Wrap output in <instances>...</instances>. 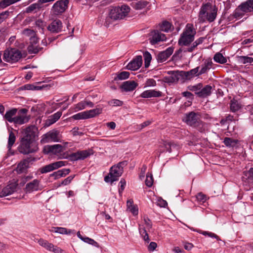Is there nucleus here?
Segmentation results:
<instances>
[{
    "label": "nucleus",
    "instance_id": "1",
    "mask_svg": "<svg viewBox=\"0 0 253 253\" xmlns=\"http://www.w3.org/2000/svg\"><path fill=\"white\" fill-rule=\"evenodd\" d=\"M217 8L210 2L203 4L199 14L200 22L203 23L206 20L209 22H213L217 15Z\"/></svg>",
    "mask_w": 253,
    "mask_h": 253
},
{
    "label": "nucleus",
    "instance_id": "2",
    "mask_svg": "<svg viewBox=\"0 0 253 253\" xmlns=\"http://www.w3.org/2000/svg\"><path fill=\"white\" fill-rule=\"evenodd\" d=\"M129 11V7L126 5H123L121 7L112 8L111 9L109 16L107 17L106 23L104 24L106 26H108L111 22L110 21V19L114 21L123 19L128 14Z\"/></svg>",
    "mask_w": 253,
    "mask_h": 253
},
{
    "label": "nucleus",
    "instance_id": "3",
    "mask_svg": "<svg viewBox=\"0 0 253 253\" xmlns=\"http://www.w3.org/2000/svg\"><path fill=\"white\" fill-rule=\"evenodd\" d=\"M196 31L191 24H187L180 35L178 43L180 45L187 46L190 44L194 40Z\"/></svg>",
    "mask_w": 253,
    "mask_h": 253
},
{
    "label": "nucleus",
    "instance_id": "4",
    "mask_svg": "<svg viewBox=\"0 0 253 253\" xmlns=\"http://www.w3.org/2000/svg\"><path fill=\"white\" fill-rule=\"evenodd\" d=\"M125 162H121L119 163L117 165L112 166L110 169L109 173L108 175L106 176L104 178V180L106 182H110L113 183L114 181L118 180L123 173V166L125 165Z\"/></svg>",
    "mask_w": 253,
    "mask_h": 253
},
{
    "label": "nucleus",
    "instance_id": "5",
    "mask_svg": "<svg viewBox=\"0 0 253 253\" xmlns=\"http://www.w3.org/2000/svg\"><path fill=\"white\" fill-rule=\"evenodd\" d=\"M102 111V108H96L95 109L77 113L72 116L71 118L75 120L92 118L100 114Z\"/></svg>",
    "mask_w": 253,
    "mask_h": 253
},
{
    "label": "nucleus",
    "instance_id": "6",
    "mask_svg": "<svg viewBox=\"0 0 253 253\" xmlns=\"http://www.w3.org/2000/svg\"><path fill=\"white\" fill-rule=\"evenodd\" d=\"M22 57V54L16 48L7 49L4 51L3 60L8 62H17Z\"/></svg>",
    "mask_w": 253,
    "mask_h": 253
},
{
    "label": "nucleus",
    "instance_id": "7",
    "mask_svg": "<svg viewBox=\"0 0 253 253\" xmlns=\"http://www.w3.org/2000/svg\"><path fill=\"white\" fill-rule=\"evenodd\" d=\"M180 146L174 142L162 140L159 142V146L158 151L161 154L165 152L171 153L173 150L178 151L180 149Z\"/></svg>",
    "mask_w": 253,
    "mask_h": 253
},
{
    "label": "nucleus",
    "instance_id": "8",
    "mask_svg": "<svg viewBox=\"0 0 253 253\" xmlns=\"http://www.w3.org/2000/svg\"><path fill=\"white\" fill-rule=\"evenodd\" d=\"M60 139L59 132L55 129H53L42 136L41 142L44 144L51 142H59Z\"/></svg>",
    "mask_w": 253,
    "mask_h": 253
},
{
    "label": "nucleus",
    "instance_id": "9",
    "mask_svg": "<svg viewBox=\"0 0 253 253\" xmlns=\"http://www.w3.org/2000/svg\"><path fill=\"white\" fill-rule=\"evenodd\" d=\"M68 0H60L53 4L51 11L54 15H59L63 13L68 7Z\"/></svg>",
    "mask_w": 253,
    "mask_h": 253
},
{
    "label": "nucleus",
    "instance_id": "10",
    "mask_svg": "<svg viewBox=\"0 0 253 253\" xmlns=\"http://www.w3.org/2000/svg\"><path fill=\"white\" fill-rule=\"evenodd\" d=\"M184 120L187 125L195 127H198L202 124L199 121L198 114L193 112L186 114Z\"/></svg>",
    "mask_w": 253,
    "mask_h": 253
},
{
    "label": "nucleus",
    "instance_id": "11",
    "mask_svg": "<svg viewBox=\"0 0 253 253\" xmlns=\"http://www.w3.org/2000/svg\"><path fill=\"white\" fill-rule=\"evenodd\" d=\"M91 154H92V151L91 150L78 151L76 153L69 155L68 158L70 161H75L79 160H84Z\"/></svg>",
    "mask_w": 253,
    "mask_h": 253
},
{
    "label": "nucleus",
    "instance_id": "12",
    "mask_svg": "<svg viewBox=\"0 0 253 253\" xmlns=\"http://www.w3.org/2000/svg\"><path fill=\"white\" fill-rule=\"evenodd\" d=\"M18 184L17 181L13 180L2 189H0V198L7 196L13 193L16 190Z\"/></svg>",
    "mask_w": 253,
    "mask_h": 253
},
{
    "label": "nucleus",
    "instance_id": "13",
    "mask_svg": "<svg viewBox=\"0 0 253 253\" xmlns=\"http://www.w3.org/2000/svg\"><path fill=\"white\" fill-rule=\"evenodd\" d=\"M66 164L67 162L65 161H58L46 165L40 168L39 170L41 173H47L64 166Z\"/></svg>",
    "mask_w": 253,
    "mask_h": 253
},
{
    "label": "nucleus",
    "instance_id": "14",
    "mask_svg": "<svg viewBox=\"0 0 253 253\" xmlns=\"http://www.w3.org/2000/svg\"><path fill=\"white\" fill-rule=\"evenodd\" d=\"M38 128L35 126H31L26 128L23 131V137L22 138L33 141L37 136Z\"/></svg>",
    "mask_w": 253,
    "mask_h": 253
},
{
    "label": "nucleus",
    "instance_id": "15",
    "mask_svg": "<svg viewBox=\"0 0 253 253\" xmlns=\"http://www.w3.org/2000/svg\"><path fill=\"white\" fill-rule=\"evenodd\" d=\"M38 243L42 247L47 250L54 252V253H64V250L59 247L54 246L52 244L49 243L47 241L40 239L38 240Z\"/></svg>",
    "mask_w": 253,
    "mask_h": 253
},
{
    "label": "nucleus",
    "instance_id": "16",
    "mask_svg": "<svg viewBox=\"0 0 253 253\" xmlns=\"http://www.w3.org/2000/svg\"><path fill=\"white\" fill-rule=\"evenodd\" d=\"M32 142L33 141L22 138L20 145L18 147L19 151L24 154L33 153L34 150L31 147Z\"/></svg>",
    "mask_w": 253,
    "mask_h": 253
},
{
    "label": "nucleus",
    "instance_id": "17",
    "mask_svg": "<svg viewBox=\"0 0 253 253\" xmlns=\"http://www.w3.org/2000/svg\"><path fill=\"white\" fill-rule=\"evenodd\" d=\"M28 110L26 109H22L18 112V115L15 117L14 123L19 125H22L27 123L30 117L27 115Z\"/></svg>",
    "mask_w": 253,
    "mask_h": 253
},
{
    "label": "nucleus",
    "instance_id": "18",
    "mask_svg": "<svg viewBox=\"0 0 253 253\" xmlns=\"http://www.w3.org/2000/svg\"><path fill=\"white\" fill-rule=\"evenodd\" d=\"M142 64V57L141 55L136 56L127 65L128 70L135 71L140 68Z\"/></svg>",
    "mask_w": 253,
    "mask_h": 253
},
{
    "label": "nucleus",
    "instance_id": "19",
    "mask_svg": "<svg viewBox=\"0 0 253 253\" xmlns=\"http://www.w3.org/2000/svg\"><path fill=\"white\" fill-rule=\"evenodd\" d=\"M151 38L150 39V42L152 44H156V43L164 41L166 40V37L165 34L161 33L158 31H154L151 33Z\"/></svg>",
    "mask_w": 253,
    "mask_h": 253
},
{
    "label": "nucleus",
    "instance_id": "20",
    "mask_svg": "<svg viewBox=\"0 0 253 253\" xmlns=\"http://www.w3.org/2000/svg\"><path fill=\"white\" fill-rule=\"evenodd\" d=\"M62 23L60 20L53 21L47 27V30L52 33H58L61 31Z\"/></svg>",
    "mask_w": 253,
    "mask_h": 253
},
{
    "label": "nucleus",
    "instance_id": "21",
    "mask_svg": "<svg viewBox=\"0 0 253 253\" xmlns=\"http://www.w3.org/2000/svg\"><path fill=\"white\" fill-rule=\"evenodd\" d=\"M173 49L171 47L168 48L166 50L159 53L157 56V59L159 62L165 61L173 53Z\"/></svg>",
    "mask_w": 253,
    "mask_h": 253
},
{
    "label": "nucleus",
    "instance_id": "22",
    "mask_svg": "<svg viewBox=\"0 0 253 253\" xmlns=\"http://www.w3.org/2000/svg\"><path fill=\"white\" fill-rule=\"evenodd\" d=\"M40 189V181L37 179L28 183L25 187V191L27 193H31L38 191Z\"/></svg>",
    "mask_w": 253,
    "mask_h": 253
},
{
    "label": "nucleus",
    "instance_id": "23",
    "mask_svg": "<svg viewBox=\"0 0 253 253\" xmlns=\"http://www.w3.org/2000/svg\"><path fill=\"white\" fill-rule=\"evenodd\" d=\"M162 95V92L154 89L147 90L143 91L140 94L142 98L158 97Z\"/></svg>",
    "mask_w": 253,
    "mask_h": 253
},
{
    "label": "nucleus",
    "instance_id": "24",
    "mask_svg": "<svg viewBox=\"0 0 253 253\" xmlns=\"http://www.w3.org/2000/svg\"><path fill=\"white\" fill-rule=\"evenodd\" d=\"M239 8L245 13L253 12V0H248L239 5Z\"/></svg>",
    "mask_w": 253,
    "mask_h": 253
},
{
    "label": "nucleus",
    "instance_id": "25",
    "mask_svg": "<svg viewBox=\"0 0 253 253\" xmlns=\"http://www.w3.org/2000/svg\"><path fill=\"white\" fill-rule=\"evenodd\" d=\"M137 84L133 81H127L124 82L121 85L122 89L125 91H131L135 89Z\"/></svg>",
    "mask_w": 253,
    "mask_h": 253
},
{
    "label": "nucleus",
    "instance_id": "26",
    "mask_svg": "<svg viewBox=\"0 0 253 253\" xmlns=\"http://www.w3.org/2000/svg\"><path fill=\"white\" fill-rule=\"evenodd\" d=\"M213 62L211 59H206L204 63L201 65V69L199 71V74L202 75L207 73L209 70L212 68Z\"/></svg>",
    "mask_w": 253,
    "mask_h": 253
},
{
    "label": "nucleus",
    "instance_id": "27",
    "mask_svg": "<svg viewBox=\"0 0 253 253\" xmlns=\"http://www.w3.org/2000/svg\"><path fill=\"white\" fill-rule=\"evenodd\" d=\"M29 166V161L28 160H24L20 162L16 168V171L18 173H23L26 171Z\"/></svg>",
    "mask_w": 253,
    "mask_h": 253
},
{
    "label": "nucleus",
    "instance_id": "28",
    "mask_svg": "<svg viewBox=\"0 0 253 253\" xmlns=\"http://www.w3.org/2000/svg\"><path fill=\"white\" fill-rule=\"evenodd\" d=\"M127 209L133 215H137L138 213V209L136 205L133 204L132 199L128 200L126 203Z\"/></svg>",
    "mask_w": 253,
    "mask_h": 253
},
{
    "label": "nucleus",
    "instance_id": "29",
    "mask_svg": "<svg viewBox=\"0 0 253 253\" xmlns=\"http://www.w3.org/2000/svg\"><path fill=\"white\" fill-rule=\"evenodd\" d=\"M212 87L210 85H207L204 87L201 88L200 92L198 93V96L205 98L211 94Z\"/></svg>",
    "mask_w": 253,
    "mask_h": 253
},
{
    "label": "nucleus",
    "instance_id": "30",
    "mask_svg": "<svg viewBox=\"0 0 253 253\" xmlns=\"http://www.w3.org/2000/svg\"><path fill=\"white\" fill-rule=\"evenodd\" d=\"M50 231L52 232L59 233L61 234H71L74 231L68 229L64 227H53L51 228Z\"/></svg>",
    "mask_w": 253,
    "mask_h": 253
},
{
    "label": "nucleus",
    "instance_id": "31",
    "mask_svg": "<svg viewBox=\"0 0 253 253\" xmlns=\"http://www.w3.org/2000/svg\"><path fill=\"white\" fill-rule=\"evenodd\" d=\"M148 4V2L147 1L141 0L138 1L132 2L131 5L133 8L136 10H141L145 8Z\"/></svg>",
    "mask_w": 253,
    "mask_h": 253
},
{
    "label": "nucleus",
    "instance_id": "32",
    "mask_svg": "<svg viewBox=\"0 0 253 253\" xmlns=\"http://www.w3.org/2000/svg\"><path fill=\"white\" fill-rule=\"evenodd\" d=\"M47 152H51L54 154L60 153L62 151V146L60 144L47 146L46 148Z\"/></svg>",
    "mask_w": 253,
    "mask_h": 253
},
{
    "label": "nucleus",
    "instance_id": "33",
    "mask_svg": "<svg viewBox=\"0 0 253 253\" xmlns=\"http://www.w3.org/2000/svg\"><path fill=\"white\" fill-rule=\"evenodd\" d=\"M17 109H12L7 111L4 115V118L10 123H14L15 120V114L17 112Z\"/></svg>",
    "mask_w": 253,
    "mask_h": 253
},
{
    "label": "nucleus",
    "instance_id": "34",
    "mask_svg": "<svg viewBox=\"0 0 253 253\" xmlns=\"http://www.w3.org/2000/svg\"><path fill=\"white\" fill-rule=\"evenodd\" d=\"M199 67L194 68L189 71L185 72L184 75L187 79H190L194 77L201 75L199 72Z\"/></svg>",
    "mask_w": 253,
    "mask_h": 253
},
{
    "label": "nucleus",
    "instance_id": "35",
    "mask_svg": "<svg viewBox=\"0 0 253 253\" xmlns=\"http://www.w3.org/2000/svg\"><path fill=\"white\" fill-rule=\"evenodd\" d=\"M171 24L167 21H164L159 25L160 30L165 32H169L171 30Z\"/></svg>",
    "mask_w": 253,
    "mask_h": 253
},
{
    "label": "nucleus",
    "instance_id": "36",
    "mask_svg": "<svg viewBox=\"0 0 253 253\" xmlns=\"http://www.w3.org/2000/svg\"><path fill=\"white\" fill-rule=\"evenodd\" d=\"M139 231L141 235V236L143 237V240L148 243L149 241V236L148 234V232L146 229H145V227H144L143 225H139Z\"/></svg>",
    "mask_w": 253,
    "mask_h": 253
},
{
    "label": "nucleus",
    "instance_id": "37",
    "mask_svg": "<svg viewBox=\"0 0 253 253\" xmlns=\"http://www.w3.org/2000/svg\"><path fill=\"white\" fill-rule=\"evenodd\" d=\"M213 60L217 63L220 64H224L227 62V59L223 55L219 53H216L213 57Z\"/></svg>",
    "mask_w": 253,
    "mask_h": 253
},
{
    "label": "nucleus",
    "instance_id": "38",
    "mask_svg": "<svg viewBox=\"0 0 253 253\" xmlns=\"http://www.w3.org/2000/svg\"><path fill=\"white\" fill-rule=\"evenodd\" d=\"M85 108L84 101H81L76 104L74 107L70 108L69 111L71 112H77Z\"/></svg>",
    "mask_w": 253,
    "mask_h": 253
},
{
    "label": "nucleus",
    "instance_id": "39",
    "mask_svg": "<svg viewBox=\"0 0 253 253\" xmlns=\"http://www.w3.org/2000/svg\"><path fill=\"white\" fill-rule=\"evenodd\" d=\"M202 84L199 83L195 85H189L187 88L189 90L195 92V94L198 96V93L200 92L201 88H202Z\"/></svg>",
    "mask_w": 253,
    "mask_h": 253
},
{
    "label": "nucleus",
    "instance_id": "40",
    "mask_svg": "<svg viewBox=\"0 0 253 253\" xmlns=\"http://www.w3.org/2000/svg\"><path fill=\"white\" fill-rule=\"evenodd\" d=\"M238 61L241 64L251 63L253 62V58L247 56H240L238 57Z\"/></svg>",
    "mask_w": 253,
    "mask_h": 253
},
{
    "label": "nucleus",
    "instance_id": "41",
    "mask_svg": "<svg viewBox=\"0 0 253 253\" xmlns=\"http://www.w3.org/2000/svg\"><path fill=\"white\" fill-rule=\"evenodd\" d=\"M41 8V3L37 2L34 3L29 6H28L26 9V11L27 13H31L37 9L39 10Z\"/></svg>",
    "mask_w": 253,
    "mask_h": 253
},
{
    "label": "nucleus",
    "instance_id": "42",
    "mask_svg": "<svg viewBox=\"0 0 253 253\" xmlns=\"http://www.w3.org/2000/svg\"><path fill=\"white\" fill-rule=\"evenodd\" d=\"M223 142L227 147H233L237 144V141L236 140L230 137H225L224 139Z\"/></svg>",
    "mask_w": 253,
    "mask_h": 253
},
{
    "label": "nucleus",
    "instance_id": "43",
    "mask_svg": "<svg viewBox=\"0 0 253 253\" xmlns=\"http://www.w3.org/2000/svg\"><path fill=\"white\" fill-rule=\"evenodd\" d=\"M186 52V50H184L183 48H180L174 53L173 55V57L176 60L180 59L185 55Z\"/></svg>",
    "mask_w": 253,
    "mask_h": 253
},
{
    "label": "nucleus",
    "instance_id": "44",
    "mask_svg": "<svg viewBox=\"0 0 253 253\" xmlns=\"http://www.w3.org/2000/svg\"><path fill=\"white\" fill-rule=\"evenodd\" d=\"M130 73L128 72L123 71L117 75V76L115 78V80H123L127 79L129 78Z\"/></svg>",
    "mask_w": 253,
    "mask_h": 253
},
{
    "label": "nucleus",
    "instance_id": "45",
    "mask_svg": "<svg viewBox=\"0 0 253 253\" xmlns=\"http://www.w3.org/2000/svg\"><path fill=\"white\" fill-rule=\"evenodd\" d=\"M143 56L144 58L145 67L146 68H147L149 67L150 63L152 59L151 55L149 52L145 51L143 53Z\"/></svg>",
    "mask_w": 253,
    "mask_h": 253
},
{
    "label": "nucleus",
    "instance_id": "46",
    "mask_svg": "<svg viewBox=\"0 0 253 253\" xmlns=\"http://www.w3.org/2000/svg\"><path fill=\"white\" fill-rule=\"evenodd\" d=\"M16 140V137L14 133L10 131L9 134L8 141V148L10 149Z\"/></svg>",
    "mask_w": 253,
    "mask_h": 253
},
{
    "label": "nucleus",
    "instance_id": "47",
    "mask_svg": "<svg viewBox=\"0 0 253 253\" xmlns=\"http://www.w3.org/2000/svg\"><path fill=\"white\" fill-rule=\"evenodd\" d=\"M143 220L144 224H143V225L145 227V229L147 231H150V230L152 227L151 220L147 217H144ZM141 225H142V224Z\"/></svg>",
    "mask_w": 253,
    "mask_h": 253
},
{
    "label": "nucleus",
    "instance_id": "48",
    "mask_svg": "<svg viewBox=\"0 0 253 253\" xmlns=\"http://www.w3.org/2000/svg\"><path fill=\"white\" fill-rule=\"evenodd\" d=\"M153 183V178L152 174L147 173L145 180V184L148 187H151Z\"/></svg>",
    "mask_w": 253,
    "mask_h": 253
},
{
    "label": "nucleus",
    "instance_id": "49",
    "mask_svg": "<svg viewBox=\"0 0 253 253\" xmlns=\"http://www.w3.org/2000/svg\"><path fill=\"white\" fill-rule=\"evenodd\" d=\"M199 233L203 235H205V236L208 235L210 237L214 238L218 241L220 240V238L217 235H216L214 233H213L212 232L200 231H199Z\"/></svg>",
    "mask_w": 253,
    "mask_h": 253
},
{
    "label": "nucleus",
    "instance_id": "50",
    "mask_svg": "<svg viewBox=\"0 0 253 253\" xmlns=\"http://www.w3.org/2000/svg\"><path fill=\"white\" fill-rule=\"evenodd\" d=\"M240 108V106L237 101L235 100H232L230 103V109L232 112H236Z\"/></svg>",
    "mask_w": 253,
    "mask_h": 253
},
{
    "label": "nucleus",
    "instance_id": "51",
    "mask_svg": "<svg viewBox=\"0 0 253 253\" xmlns=\"http://www.w3.org/2000/svg\"><path fill=\"white\" fill-rule=\"evenodd\" d=\"M196 198L199 202L205 203L208 199L207 196L202 193H199L197 196Z\"/></svg>",
    "mask_w": 253,
    "mask_h": 253
},
{
    "label": "nucleus",
    "instance_id": "52",
    "mask_svg": "<svg viewBox=\"0 0 253 253\" xmlns=\"http://www.w3.org/2000/svg\"><path fill=\"white\" fill-rule=\"evenodd\" d=\"M108 103L110 105H112L113 106H121L123 105V102L120 100L114 99L109 101Z\"/></svg>",
    "mask_w": 253,
    "mask_h": 253
},
{
    "label": "nucleus",
    "instance_id": "53",
    "mask_svg": "<svg viewBox=\"0 0 253 253\" xmlns=\"http://www.w3.org/2000/svg\"><path fill=\"white\" fill-rule=\"evenodd\" d=\"M83 241L89 244L92 245L95 247H98V244L96 241L88 237H85Z\"/></svg>",
    "mask_w": 253,
    "mask_h": 253
},
{
    "label": "nucleus",
    "instance_id": "54",
    "mask_svg": "<svg viewBox=\"0 0 253 253\" xmlns=\"http://www.w3.org/2000/svg\"><path fill=\"white\" fill-rule=\"evenodd\" d=\"M244 12H243L241 9L239 8V6L235 10L234 12V16L236 18H240L243 17L244 15Z\"/></svg>",
    "mask_w": 253,
    "mask_h": 253
},
{
    "label": "nucleus",
    "instance_id": "55",
    "mask_svg": "<svg viewBox=\"0 0 253 253\" xmlns=\"http://www.w3.org/2000/svg\"><path fill=\"white\" fill-rule=\"evenodd\" d=\"M62 115V112L58 111L53 115L50 116L49 117L51 119L54 121V122L55 123L61 117Z\"/></svg>",
    "mask_w": 253,
    "mask_h": 253
},
{
    "label": "nucleus",
    "instance_id": "56",
    "mask_svg": "<svg viewBox=\"0 0 253 253\" xmlns=\"http://www.w3.org/2000/svg\"><path fill=\"white\" fill-rule=\"evenodd\" d=\"M22 33L23 35L27 36H30L32 37L33 36L35 35V33L33 30L26 29L23 31Z\"/></svg>",
    "mask_w": 253,
    "mask_h": 253
},
{
    "label": "nucleus",
    "instance_id": "57",
    "mask_svg": "<svg viewBox=\"0 0 253 253\" xmlns=\"http://www.w3.org/2000/svg\"><path fill=\"white\" fill-rule=\"evenodd\" d=\"M9 14V12L8 11H5L0 13V24L8 17Z\"/></svg>",
    "mask_w": 253,
    "mask_h": 253
},
{
    "label": "nucleus",
    "instance_id": "58",
    "mask_svg": "<svg viewBox=\"0 0 253 253\" xmlns=\"http://www.w3.org/2000/svg\"><path fill=\"white\" fill-rule=\"evenodd\" d=\"M51 175L54 176L55 179H58L61 177H63V174L62 173V171L59 170L56 172H53Z\"/></svg>",
    "mask_w": 253,
    "mask_h": 253
},
{
    "label": "nucleus",
    "instance_id": "59",
    "mask_svg": "<svg viewBox=\"0 0 253 253\" xmlns=\"http://www.w3.org/2000/svg\"><path fill=\"white\" fill-rule=\"evenodd\" d=\"M158 205L161 207L165 208L168 206V203L166 201L161 198L158 200Z\"/></svg>",
    "mask_w": 253,
    "mask_h": 253
},
{
    "label": "nucleus",
    "instance_id": "60",
    "mask_svg": "<svg viewBox=\"0 0 253 253\" xmlns=\"http://www.w3.org/2000/svg\"><path fill=\"white\" fill-rule=\"evenodd\" d=\"M73 178L74 176H68L62 182L61 184L63 185H67L69 184L73 180Z\"/></svg>",
    "mask_w": 253,
    "mask_h": 253
},
{
    "label": "nucleus",
    "instance_id": "61",
    "mask_svg": "<svg viewBox=\"0 0 253 253\" xmlns=\"http://www.w3.org/2000/svg\"><path fill=\"white\" fill-rule=\"evenodd\" d=\"M156 84V81L153 79H149L147 80L146 82V85L147 86H155Z\"/></svg>",
    "mask_w": 253,
    "mask_h": 253
},
{
    "label": "nucleus",
    "instance_id": "62",
    "mask_svg": "<svg viewBox=\"0 0 253 253\" xmlns=\"http://www.w3.org/2000/svg\"><path fill=\"white\" fill-rule=\"evenodd\" d=\"M157 247V245L155 242H152L150 243L148 247V249L150 252L154 251Z\"/></svg>",
    "mask_w": 253,
    "mask_h": 253
},
{
    "label": "nucleus",
    "instance_id": "63",
    "mask_svg": "<svg viewBox=\"0 0 253 253\" xmlns=\"http://www.w3.org/2000/svg\"><path fill=\"white\" fill-rule=\"evenodd\" d=\"M184 249L186 250L189 251L191 250L194 247L192 243L188 242H183Z\"/></svg>",
    "mask_w": 253,
    "mask_h": 253
},
{
    "label": "nucleus",
    "instance_id": "64",
    "mask_svg": "<svg viewBox=\"0 0 253 253\" xmlns=\"http://www.w3.org/2000/svg\"><path fill=\"white\" fill-rule=\"evenodd\" d=\"M182 95L188 98L191 99L192 100L193 99V95L189 91H184L182 92Z\"/></svg>",
    "mask_w": 253,
    "mask_h": 253
}]
</instances>
